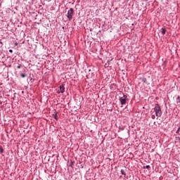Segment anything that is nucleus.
I'll list each match as a JSON object with an SVG mask.
<instances>
[{"mask_svg": "<svg viewBox=\"0 0 180 180\" xmlns=\"http://www.w3.org/2000/svg\"><path fill=\"white\" fill-rule=\"evenodd\" d=\"M154 110L155 112L157 117H161L162 115V111L161 110V107L160 106L159 104H155Z\"/></svg>", "mask_w": 180, "mask_h": 180, "instance_id": "1", "label": "nucleus"}, {"mask_svg": "<svg viewBox=\"0 0 180 180\" xmlns=\"http://www.w3.org/2000/svg\"><path fill=\"white\" fill-rule=\"evenodd\" d=\"M72 16H74V8H70L68 11L67 18L69 20H71V19H72Z\"/></svg>", "mask_w": 180, "mask_h": 180, "instance_id": "2", "label": "nucleus"}, {"mask_svg": "<svg viewBox=\"0 0 180 180\" xmlns=\"http://www.w3.org/2000/svg\"><path fill=\"white\" fill-rule=\"evenodd\" d=\"M126 99H127V96L124 95L123 97L120 98L121 105H126Z\"/></svg>", "mask_w": 180, "mask_h": 180, "instance_id": "3", "label": "nucleus"}, {"mask_svg": "<svg viewBox=\"0 0 180 180\" xmlns=\"http://www.w3.org/2000/svg\"><path fill=\"white\" fill-rule=\"evenodd\" d=\"M59 88H60V92L61 94H64V91L65 89V88L64 87V85H60Z\"/></svg>", "mask_w": 180, "mask_h": 180, "instance_id": "4", "label": "nucleus"}, {"mask_svg": "<svg viewBox=\"0 0 180 180\" xmlns=\"http://www.w3.org/2000/svg\"><path fill=\"white\" fill-rule=\"evenodd\" d=\"M167 32V30H165V28H162L161 29V34H165V32Z\"/></svg>", "mask_w": 180, "mask_h": 180, "instance_id": "5", "label": "nucleus"}, {"mask_svg": "<svg viewBox=\"0 0 180 180\" xmlns=\"http://www.w3.org/2000/svg\"><path fill=\"white\" fill-rule=\"evenodd\" d=\"M142 82H143V84H147V78L143 77L142 78Z\"/></svg>", "mask_w": 180, "mask_h": 180, "instance_id": "6", "label": "nucleus"}, {"mask_svg": "<svg viewBox=\"0 0 180 180\" xmlns=\"http://www.w3.org/2000/svg\"><path fill=\"white\" fill-rule=\"evenodd\" d=\"M151 167L150 165L143 166V169H150Z\"/></svg>", "mask_w": 180, "mask_h": 180, "instance_id": "7", "label": "nucleus"}, {"mask_svg": "<svg viewBox=\"0 0 180 180\" xmlns=\"http://www.w3.org/2000/svg\"><path fill=\"white\" fill-rule=\"evenodd\" d=\"M120 172H121L122 175H124V176H126V172H124V169H121Z\"/></svg>", "mask_w": 180, "mask_h": 180, "instance_id": "8", "label": "nucleus"}, {"mask_svg": "<svg viewBox=\"0 0 180 180\" xmlns=\"http://www.w3.org/2000/svg\"><path fill=\"white\" fill-rule=\"evenodd\" d=\"M53 117L56 119V120H58V116H57V113L53 114Z\"/></svg>", "mask_w": 180, "mask_h": 180, "instance_id": "9", "label": "nucleus"}, {"mask_svg": "<svg viewBox=\"0 0 180 180\" xmlns=\"http://www.w3.org/2000/svg\"><path fill=\"white\" fill-rule=\"evenodd\" d=\"M176 103H180V97L178 96V97L176 98Z\"/></svg>", "mask_w": 180, "mask_h": 180, "instance_id": "10", "label": "nucleus"}, {"mask_svg": "<svg viewBox=\"0 0 180 180\" xmlns=\"http://www.w3.org/2000/svg\"><path fill=\"white\" fill-rule=\"evenodd\" d=\"M20 77H21V78H25L26 77V75L21 73Z\"/></svg>", "mask_w": 180, "mask_h": 180, "instance_id": "11", "label": "nucleus"}, {"mask_svg": "<svg viewBox=\"0 0 180 180\" xmlns=\"http://www.w3.org/2000/svg\"><path fill=\"white\" fill-rule=\"evenodd\" d=\"M17 68H18V70L20 69V68H22V65H18V66H17Z\"/></svg>", "mask_w": 180, "mask_h": 180, "instance_id": "12", "label": "nucleus"}, {"mask_svg": "<svg viewBox=\"0 0 180 180\" xmlns=\"http://www.w3.org/2000/svg\"><path fill=\"white\" fill-rule=\"evenodd\" d=\"M151 117H152V119H155V115H153L151 116Z\"/></svg>", "mask_w": 180, "mask_h": 180, "instance_id": "13", "label": "nucleus"}, {"mask_svg": "<svg viewBox=\"0 0 180 180\" xmlns=\"http://www.w3.org/2000/svg\"><path fill=\"white\" fill-rule=\"evenodd\" d=\"M0 153H4V149L0 148Z\"/></svg>", "mask_w": 180, "mask_h": 180, "instance_id": "14", "label": "nucleus"}, {"mask_svg": "<svg viewBox=\"0 0 180 180\" xmlns=\"http://www.w3.org/2000/svg\"><path fill=\"white\" fill-rule=\"evenodd\" d=\"M9 52H10V53H13V51L12 49H10V50H9Z\"/></svg>", "mask_w": 180, "mask_h": 180, "instance_id": "15", "label": "nucleus"}]
</instances>
